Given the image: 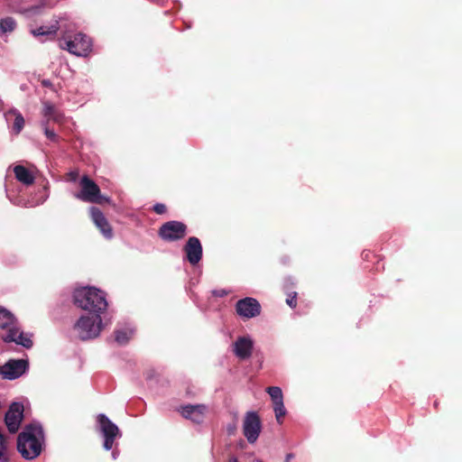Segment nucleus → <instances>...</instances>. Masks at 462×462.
Wrapping results in <instances>:
<instances>
[{"mask_svg":"<svg viewBox=\"0 0 462 462\" xmlns=\"http://www.w3.org/2000/svg\"><path fill=\"white\" fill-rule=\"evenodd\" d=\"M43 431L40 425L26 426L17 439V449L25 459L37 457L43 447Z\"/></svg>","mask_w":462,"mask_h":462,"instance_id":"nucleus-1","label":"nucleus"},{"mask_svg":"<svg viewBox=\"0 0 462 462\" xmlns=\"http://www.w3.org/2000/svg\"><path fill=\"white\" fill-rule=\"evenodd\" d=\"M75 303L83 310L99 314L106 310L107 302L104 293L94 287H83L74 292Z\"/></svg>","mask_w":462,"mask_h":462,"instance_id":"nucleus-2","label":"nucleus"},{"mask_svg":"<svg viewBox=\"0 0 462 462\" xmlns=\"http://www.w3.org/2000/svg\"><path fill=\"white\" fill-rule=\"evenodd\" d=\"M0 329L5 330L3 338L6 342H15L24 347H31L32 342L28 335L20 331L15 318L6 310H0Z\"/></svg>","mask_w":462,"mask_h":462,"instance_id":"nucleus-3","label":"nucleus"},{"mask_svg":"<svg viewBox=\"0 0 462 462\" xmlns=\"http://www.w3.org/2000/svg\"><path fill=\"white\" fill-rule=\"evenodd\" d=\"M103 328L99 314L82 316L74 325V330L82 340L97 337Z\"/></svg>","mask_w":462,"mask_h":462,"instance_id":"nucleus-4","label":"nucleus"},{"mask_svg":"<svg viewBox=\"0 0 462 462\" xmlns=\"http://www.w3.org/2000/svg\"><path fill=\"white\" fill-rule=\"evenodd\" d=\"M80 191L74 196L78 199L85 202L102 204L104 202H110L109 198L100 194L99 187L88 176H83L79 181Z\"/></svg>","mask_w":462,"mask_h":462,"instance_id":"nucleus-5","label":"nucleus"},{"mask_svg":"<svg viewBox=\"0 0 462 462\" xmlns=\"http://www.w3.org/2000/svg\"><path fill=\"white\" fill-rule=\"evenodd\" d=\"M97 420L100 430L105 438L104 448L106 450H110L113 448L115 439L120 437V430L118 427L104 414H99Z\"/></svg>","mask_w":462,"mask_h":462,"instance_id":"nucleus-6","label":"nucleus"},{"mask_svg":"<svg viewBox=\"0 0 462 462\" xmlns=\"http://www.w3.org/2000/svg\"><path fill=\"white\" fill-rule=\"evenodd\" d=\"M186 226L181 222L169 221L161 226L159 236L164 241L172 242L183 238L186 236Z\"/></svg>","mask_w":462,"mask_h":462,"instance_id":"nucleus-7","label":"nucleus"},{"mask_svg":"<svg viewBox=\"0 0 462 462\" xmlns=\"http://www.w3.org/2000/svg\"><path fill=\"white\" fill-rule=\"evenodd\" d=\"M243 431L245 437L250 443L256 441L261 432V421L255 412L250 411L245 414Z\"/></svg>","mask_w":462,"mask_h":462,"instance_id":"nucleus-8","label":"nucleus"},{"mask_svg":"<svg viewBox=\"0 0 462 462\" xmlns=\"http://www.w3.org/2000/svg\"><path fill=\"white\" fill-rule=\"evenodd\" d=\"M91 40L84 34L78 33L73 40L66 42V49L77 56H86L91 51Z\"/></svg>","mask_w":462,"mask_h":462,"instance_id":"nucleus-9","label":"nucleus"},{"mask_svg":"<svg viewBox=\"0 0 462 462\" xmlns=\"http://www.w3.org/2000/svg\"><path fill=\"white\" fill-rule=\"evenodd\" d=\"M27 368V361L23 359L11 360L4 365L0 366V375L4 379H16L24 374Z\"/></svg>","mask_w":462,"mask_h":462,"instance_id":"nucleus-10","label":"nucleus"},{"mask_svg":"<svg viewBox=\"0 0 462 462\" xmlns=\"http://www.w3.org/2000/svg\"><path fill=\"white\" fill-rule=\"evenodd\" d=\"M23 417V406L20 403H13L5 414V424L8 430L14 433L20 428Z\"/></svg>","mask_w":462,"mask_h":462,"instance_id":"nucleus-11","label":"nucleus"},{"mask_svg":"<svg viewBox=\"0 0 462 462\" xmlns=\"http://www.w3.org/2000/svg\"><path fill=\"white\" fill-rule=\"evenodd\" d=\"M236 311L241 317L251 319L260 314L261 306L255 299L245 298L237 301Z\"/></svg>","mask_w":462,"mask_h":462,"instance_id":"nucleus-12","label":"nucleus"},{"mask_svg":"<svg viewBox=\"0 0 462 462\" xmlns=\"http://www.w3.org/2000/svg\"><path fill=\"white\" fill-rule=\"evenodd\" d=\"M266 391L273 401L276 420L279 423H282L286 414L282 390L277 386H272L268 387Z\"/></svg>","mask_w":462,"mask_h":462,"instance_id":"nucleus-13","label":"nucleus"},{"mask_svg":"<svg viewBox=\"0 0 462 462\" xmlns=\"http://www.w3.org/2000/svg\"><path fill=\"white\" fill-rule=\"evenodd\" d=\"M207 407L203 404L186 405L182 406L180 410L181 415L194 422H200L203 420Z\"/></svg>","mask_w":462,"mask_h":462,"instance_id":"nucleus-14","label":"nucleus"},{"mask_svg":"<svg viewBox=\"0 0 462 462\" xmlns=\"http://www.w3.org/2000/svg\"><path fill=\"white\" fill-rule=\"evenodd\" d=\"M187 258L191 264H196L199 262L202 255V246L197 237H190L185 246Z\"/></svg>","mask_w":462,"mask_h":462,"instance_id":"nucleus-15","label":"nucleus"},{"mask_svg":"<svg viewBox=\"0 0 462 462\" xmlns=\"http://www.w3.org/2000/svg\"><path fill=\"white\" fill-rule=\"evenodd\" d=\"M90 215L93 222L99 228L101 233L107 238L112 237V228L104 214L98 208H91Z\"/></svg>","mask_w":462,"mask_h":462,"instance_id":"nucleus-16","label":"nucleus"},{"mask_svg":"<svg viewBox=\"0 0 462 462\" xmlns=\"http://www.w3.org/2000/svg\"><path fill=\"white\" fill-rule=\"evenodd\" d=\"M253 350V341L250 337H239L234 344V352L240 359L248 358Z\"/></svg>","mask_w":462,"mask_h":462,"instance_id":"nucleus-17","label":"nucleus"},{"mask_svg":"<svg viewBox=\"0 0 462 462\" xmlns=\"http://www.w3.org/2000/svg\"><path fill=\"white\" fill-rule=\"evenodd\" d=\"M14 171L16 179L23 184L30 185L34 181L32 172L23 166H15Z\"/></svg>","mask_w":462,"mask_h":462,"instance_id":"nucleus-18","label":"nucleus"},{"mask_svg":"<svg viewBox=\"0 0 462 462\" xmlns=\"http://www.w3.org/2000/svg\"><path fill=\"white\" fill-rule=\"evenodd\" d=\"M16 27L15 21L11 17H5L0 20V37L14 31Z\"/></svg>","mask_w":462,"mask_h":462,"instance_id":"nucleus-19","label":"nucleus"},{"mask_svg":"<svg viewBox=\"0 0 462 462\" xmlns=\"http://www.w3.org/2000/svg\"><path fill=\"white\" fill-rule=\"evenodd\" d=\"M58 28V23H55L50 26L42 25L36 29H31V33L35 37L51 35L56 33Z\"/></svg>","mask_w":462,"mask_h":462,"instance_id":"nucleus-20","label":"nucleus"},{"mask_svg":"<svg viewBox=\"0 0 462 462\" xmlns=\"http://www.w3.org/2000/svg\"><path fill=\"white\" fill-rule=\"evenodd\" d=\"M14 116V129L15 130L16 134H19L24 125V119L21 113H19L17 110H10L7 115Z\"/></svg>","mask_w":462,"mask_h":462,"instance_id":"nucleus-21","label":"nucleus"},{"mask_svg":"<svg viewBox=\"0 0 462 462\" xmlns=\"http://www.w3.org/2000/svg\"><path fill=\"white\" fill-rule=\"evenodd\" d=\"M134 331L132 329L117 330L116 332V340L119 344H125L133 336Z\"/></svg>","mask_w":462,"mask_h":462,"instance_id":"nucleus-22","label":"nucleus"},{"mask_svg":"<svg viewBox=\"0 0 462 462\" xmlns=\"http://www.w3.org/2000/svg\"><path fill=\"white\" fill-rule=\"evenodd\" d=\"M7 460V445L4 439V436L0 432V462H6Z\"/></svg>","mask_w":462,"mask_h":462,"instance_id":"nucleus-23","label":"nucleus"},{"mask_svg":"<svg viewBox=\"0 0 462 462\" xmlns=\"http://www.w3.org/2000/svg\"><path fill=\"white\" fill-rule=\"evenodd\" d=\"M43 112L45 116H49L53 120H58V116L55 115L54 107L51 104H44Z\"/></svg>","mask_w":462,"mask_h":462,"instance_id":"nucleus-24","label":"nucleus"},{"mask_svg":"<svg viewBox=\"0 0 462 462\" xmlns=\"http://www.w3.org/2000/svg\"><path fill=\"white\" fill-rule=\"evenodd\" d=\"M154 210L158 214H162L166 211V207L163 204H156L154 206Z\"/></svg>","mask_w":462,"mask_h":462,"instance_id":"nucleus-25","label":"nucleus"},{"mask_svg":"<svg viewBox=\"0 0 462 462\" xmlns=\"http://www.w3.org/2000/svg\"><path fill=\"white\" fill-rule=\"evenodd\" d=\"M45 135L47 136V138H49L50 140H55L56 138V134L55 133L52 131V130H50L48 128H45Z\"/></svg>","mask_w":462,"mask_h":462,"instance_id":"nucleus-26","label":"nucleus"},{"mask_svg":"<svg viewBox=\"0 0 462 462\" xmlns=\"http://www.w3.org/2000/svg\"><path fill=\"white\" fill-rule=\"evenodd\" d=\"M296 295H297V293L294 292L293 296H291V301H290L291 309L295 308L296 305H297V303H296Z\"/></svg>","mask_w":462,"mask_h":462,"instance_id":"nucleus-27","label":"nucleus"},{"mask_svg":"<svg viewBox=\"0 0 462 462\" xmlns=\"http://www.w3.org/2000/svg\"><path fill=\"white\" fill-rule=\"evenodd\" d=\"M69 177L72 180H76L78 177V172H70Z\"/></svg>","mask_w":462,"mask_h":462,"instance_id":"nucleus-28","label":"nucleus"},{"mask_svg":"<svg viewBox=\"0 0 462 462\" xmlns=\"http://www.w3.org/2000/svg\"><path fill=\"white\" fill-rule=\"evenodd\" d=\"M214 294H216L217 296H224L226 295V291H214Z\"/></svg>","mask_w":462,"mask_h":462,"instance_id":"nucleus-29","label":"nucleus"},{"mask_svg":"<svg viewBox=\"0 0 462 462\" xmlns=\"http://www.w3.org/2000/svg\"><path fill=\"white\" fill-rule=\"evenodd\" d=\"M234 462H237V460H236V459H234Z\"/></svg>","mask_w":462,"mask_h":462,"instance_id":"nucleus-30","label":"nucleus"}]
</instances>
